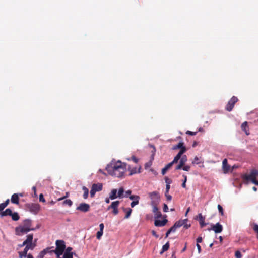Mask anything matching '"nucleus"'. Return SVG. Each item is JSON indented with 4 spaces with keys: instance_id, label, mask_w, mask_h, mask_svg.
I'll use <instances>...</instances> for the list:
<instances>
[{
    "instance_id": "63",
    "label": "nucleus",
    "mask_w": 258,
    "mask_h": 258,
    "mask_svg": "<svg viewBox=\"0 0 258 258\" xmlns=\"http://www.w3.org/2000/svg\"><path fill=\"white\" fill-rule=\"evenodd\" d=\"M186 248H187V243H185V246H184V248L182 249L181 252H184V251L186 250Z\"/></svg>"
},
{
    "instance_id": "36",
    "label": "nucleus",
    "mask_w": 258,
    "mask_h": 258,
    "mask_svg": "<svg viewBox=\"0 0 258 258\" xmlns=\"http://www.w3.org/2000/svg\"><path fill=\"white\" fill-rule=\"evenodd\" d=\"M129 198L130 200L135 201V200H139L140 199V197L139 196H137V195H131L129 197Z\"/></svg>"
},
{
    "instance_id": "64",
    "label": "nucleus",
    "mask_w": 258,
    "mask_h": 258,
    "mask_svg": "<svg viewBox=\"0 0 258 258\" xmlns=\"http://www.w3.org/2000/svg\"><path fill=\"white\" fill-rule=\"evenodd\" d=\"M131 192H132V191L130 190L126 191L125 192V194H126L125 196L127 197V195H130L131 194Z\"/></svg>"
},
{
    "instance_id": "21",
    "label": "nucleus",
    "mask_w": 258,
    "mask_h": 258,
    "mask_svg": "<svg viewBox=\"0 0 258 258\" xmlns=\"http://www.w3.org/2000/svg\"><path fill=\"white\" fill-rule=\"evenodd\" d=\"M198 217L200 226L203 228L207 225V224L205 223V217L202 216L201 213L198 214Z\"/></svg>"
},
{
    "instance_id": "38",
    "label": "nucleus",
    "mask_w": 258,
    "mask_h": 258,
    "mask_svg": "<svg viewBox=\"0 0 258 258\" xmlns=\"http://www.w3.org/2000/svg\"><path fill=\"white\" fill-rule=\"evenodd\" d=\"M103 233V231H101V230H99V231H98L96 234V238L98 239H100L101 238V236H102Z\"/></svg>"
},
{
    "instance_id": "45",
    "label": "nucleus",
    "mask_w": 258,
    "mask_h": 258,
    "mask_svg": "<svg viewBox=\"0 0 258 258\" xmlns=\"http://www.w3.org/2000/svg\"><path fill=\"white\" fill-rule=\"evenodd\" d=\"M197 132H192V131H186V134H188V135H191V136H195L197 134Z\"/></svg>"
},
{
    "instance_id": "5",
    "label": "nucleus",
    "mask_w": 258,
    "mask_h": 258,
    "mask_svg": "<svg viewBox=\"0 0 258 258\" xmlns=\"http://www.w3.org/2000/svg\"><path fill=\"white\" fill-rule=\"evenodd\" d=\"M26 209L30 212L37 214L40 210V206L37 203H28L25 204Z\"/></svg>"
},
{
    "instance_id": "14",
    "label": "nucleus",
    "mask_w": 258,
    "mask_h": 258,
    "mask_svg": "<svg viewBox=\"0 0 258 258\" xmlns=\"http://www.w3.org/2000/svg\"><path fill=\"white\" fill-rule=\"evenodd\" d=\"M33 238V234H30L27 235V238L26 239L23 241V245H29L30 246L35 245L36 246V244L35 243H33L32 242Z\"/></svg>"
},
{
    "instance_id": "58",
    "label": "nucleus",
    "mask_w": 258,
    "mask_h": 258,
    "mask_svg": "<svg viewBox=\"0 0 258 258\" xmlns=\"http://www.w3.org/2000/svg\"><path fill=\"white\" fill-rule=\"evenodd\" d=\"M104 227V226L103 223L100 224V225H99L100 230H101V231H103Z\"/></svg>"
},
{
    "instance_id": "35",
    "label": "nucleus",
    "mask_w": 258,
    "mask_h": 258,
    "mask_svg": "<svg viewBox=\"0 0 258 258\" xmlns=\"http://www.w3.org/2000/svg\"><path fill=\"white\" fill-rule=\"evenodd\" d=\"M183 177L184 178V180L183 181V183L182 184V187L184 188H186V182L187 181V176L183 174L182 175Z\"/></svg>"
},
{
    "instance_id": "62",
    "label": "nucleus",
    "mask_w": 258,
    "mask_h": 258,
    "mask_svg": "<svg viewBox=\"0 0 258 258\" xmlns=\"http://www.w3.org/2000/svg\"><path fill=\"white\" fill-rule=\"evenodd\" d=\"M9 199H7L4 203H3V204H4V205L6 206V207L7 206V205L9 204Z\"/></svg>"
},
{
    "instance_id": "34",
    "label": "nucleus",
    "mask_w": 258,
    "mask_h": 258,
    "mask_svg": "<svg viewBox=\"0 0 258 258\" xmlns=\"http://www.w3.org/2000/svg\"><path fill=\"white\" fill-rule=\"evenodd\" d=\"M124 192V189L123 187H121L119 189V190L118 191V197L119 198H121L123 196V194Z\"/></svg>"
},
{
    "instance_id": "53",
    "label": "nucleus",
    "mask_w": 258,
    "mask_h": 258,
    "mask_svg": "<svg viewBox=\"0 0 258 258\" xmlns=\"http://www.w3.org/2000/svg\"><path fill=\"white\" fill-rule=\"evenodd\" d=\"M168 170L167 168L166 167H164L162 169V175H164L165 174V173H166L167 171Z\"/></svg>"
},
{
    "instance_id": "57",
    "label": "nucleus",
    "mask_w": 258,
    "mask_h": 258,
    "mask_svg": "<svg viewBox=\"0 0 258 258\" xmlns=\"http://www.w3.org/2000/svg\"><path fill=\"white\" fill-rule=\"evenodd\" d=\"M197 247V249H198V253H200L201 252V246L199 244H198L197 243V245H196Z\"/></svg>"
},
{
    "instance_id": "54",
    "label": "nucleus",
    "mask_w": 258,
    "mask_h": 258,
    "mask_svg": "<svg viewBox=\"0 0 258 258\" xmlns=\"http://www.w3.org/2000/svg\"><path fill=\"white\" fill-rule=\"evenodd\" d=\"M5 208L6 206L3 204V203L0 204V212H2Z\"/></svg>"
},
{
    "instance_id": "25",
    "label": "nucleus",
    "mask_w": 258,
    "mask_h": 258,
    "mask_svg": "<svg viewBox=\"0 0 258 258\" xmlns=\"http://www.w3.org/2000/svg\"><path fill=\"white\" fill-rule=\"evenodd\" d=\"M117 197L118 195H117V190L116 189H112L109 195V198L111 200H114Z\"/></svg>"
},
{
    "instance_id": "33",
    "label": "nucleus",
    "mask_w": 258,
    "mask_h": 258,
    "mask_svg": "<svg viewBox=\"0 0 258 258\" xmlns=\"http://www.w3.org/2000/svg\"><path fill=\"white\" fill-rule=\"evenodd\" d=\"M62 204L63 205H68L69 207H71L73 204V202L71 200L67 199L63 202Z\"/></svg>"
},
{
    "instance_id": "37",
    "label": "nucleus",
    "mask_w": 258,
    "mask_h": 258,
    "mask_svg": "<svg viewBox=\"0 0 258 258\" xmlns=\"http://www.w3.org/2000/svg\"><path fill=\"white\" fill-rule=\"evenodd\" d=\"M217 208H218V209L219 212L220 213V214L222 216H223L224 214V211H223V209L222 207L219 204L217 206Z\"/></svg>"
},
{
    "instance_id": "22",
    "label": "nucleus",
    "mask_w": 258,
    "mask_h": 258,
    "mask_svg": "<svg viewBox=\"0 0 258 258\" xmlns=\"http://www.w3.org/2000/svg\"><path fill=\"white\" fill-rule=\"evenodd\" d=\"M141 167H139V168L138 169L136 167L133 168L132 169H130V173L129 175L131 176L133 174H136V173H141Z\"/></svg>"
},
{
    "instance_id": "10",
    "label": "nucleus",
    "mask_w": 258,
    "mask_h": 258,
    "mask_svg": "<svg viewBox=\"0 0 258 258\" xmlns=\"http://www.w3.org/2000/svg\"><path fill=\"white\" fill-rule=\"evenodd\" d=\"M179 163L175 167V170H178L181 169L182 167L185 164V163L187 161V158L186 155H181V158L179 160Z\"/></svg>"
},
{
    "instance_id": "1",
    "label": "nucleus",
    "mask_w": 258,
    "mask_h": 258,
    "mask_svg": "<svg viewBox=\"0 0 258 258\" xmlns=\"http://www.w3.org/2000/svg\"><path fill=\"white\" fill-rule=\"evenodd\" d=\"M127 164L118 161L111 164L108 165L106 167L108 173L116 177H122L126 171Z\"/></svg>"
},
{
    "instance_id": "23",
    "label": "nucleus",
    "mask_w": 258,
    "mask_h": 258,
    "mask_svg": "<svg viewBox=\"0 0 258 258\" xmlns=\"http://www.w3.org/2000/svg\"><path fill=\"white\" fill-rule=\"evenodd\" d=\"M11 202L13 204H18L19 201V198L18 195L17 194H13L11 197Z\"/></svg>"
},
{
    "instance_id": "20",
    "label": "nucleus",
    "mask_w": 258,
    "mask_h": 258,
    "mask_svg": "<svg viewBox=\"0 0 258 258\" xmlns=\"http://www.w3.org/2000/svg\"><path fill=\"white\" fill-rule=\"evenodd\" d=\"M153 212L154 213L155 217L156 218H160L162 216V214L157 206L156 205H153Z\"/></svg>"
},
{
    "instance_id": "30",
    "label": "nucleus",
    "mask_w": 258,
    "mask_h": 258,
    "mask_svg": "<svg viewBox=\"0 0 258 258\" xmlns=\"http://www.w3.org/2000/svg\"><path fill=\"white\" fill-rule=\"evenodd\" d=\"M12 217V219L14 221H18L20 219V216L17 212H12V215H10Z\"/></svg>"
},
{
    "instance_id": "9",
    "label": "nucleus",
    "mask_w": 258,
    "mask_h": 258,
    "mask_svg": "<svg viewBox=\"0 0 258 258\" xmlns=\"http://www.w3.org/2000/svg\"><path fill=\"white\" fill-rule=\"evenodd\" d=\"M182 155H183V151L178 152V153L174 157L173 160L170 163L167 164L165 166V167H166L167 169L169 170L173 166V164L177 163L178 162Z\"/></svg>"
},
{
    "instance_id": "50",
    "label": "nucleus",
    "mask_w": 258,
    "mask_h": 258,
    "mask_svg": "<svg viewBox=\"0 0 258 258\" xmlns=\"http://www.w3.org/2000/svg\"><path fill=\"white\" fill-rule=\"evenodd\" d=\"M202 240L203 239L202 237H198L196 239L197 243L199 244V243H201L202 242Z\"/></svg>"
},
{
    "instance_id": "46",
    "label": "nucleus",
    "mask_w": 258,
    "mask_h": 258,
    "mask_svg": "<svg viewBox=\"0 0 258 258\" xmlns=\"http://www.w3.org/2000/svg\"><path fill=\"white\" fill-rule=\"evenodd\" d=\"M39 201L40 202H45V200L43 197V194H41L40 195H39Z\"/></svg>"
},
{
    "instance_id": "17",
    "label": "nucleus",
    "mask_w": 258,
    "mask_h": 258,
    "mask_svg": "<svg viewBox=\"0 0 258 258\" xmlns=\"http://www.w3.org/2000/svg\"><path fill=\"white\" fill-rule=\"evenodd\" d=\"M168 220L166 219L163 220H156L154 222V225L157 227H162L165 226Z\"/></svg>"
},
{
    "instance_id": "48",
    "label": "nucleus",
    "mask_w": 258,
    "mask_h": 258,
    "mask_svg": "<svg viewBox=\"0 0 258 258\" xmlns=\"http://www.w3.org/2000/svg\"><path fill=\"white\" fill-rule=\"evenodd\" d=\"M165 196L168 201H171L172 199V196L168 194V193H165Z\"/></svg>"
},
{
    "instance_id": "44",
    "label": "nucleus",
    "mask_w": 258,
    "mask_h": 258,
    "mask_svg": "<svg viewBox=\"0 0 258 258\" xmlns=\"http://www.w3.org/2000/svg\"><path fill=\"white\" fill-rule=\"evenodd\" d=\"M151 147L153 148V150L152 151V156H151V159L153 160L154 159V155H155V153L156 152V149L154 147V146H151Z\"/></svg>"
},
{
    "instance_id": "8",
    "label": "nucleus",
    "mask_w": 258,
    "mask_h": 258,
    "mask_svg": "<svg viewBox=\"0 0 258 258\" xmlns=\"http://www.w3.org/2000/svg\"><path fill=\"white\" fill-rule=\"evenodd\" d=\"M119 203L120 202L118 201H114L112 202L111 205L107 208V210H110V209H113V214L114 215H116L117 214H118L119 212L118 207L119 206Z\"/></svg>"
},
{
    "instance_id": "59",
    "label": "nucleus",
    "mask_w": 258,
    "mask_h": 258,
    "mask_svg": "<svg viewBox=\"0 0 258 258\" xmlns=\"http://www.w3.org/2000/svg\"><path fill=\"white\" fill-rule=\"evenodd\" d=\"M183 227L185 228L186 229H188L189 227H190V224H188L187 222H185L184 224L183 225Z\"/></svg>"
},
{
    "instance_id": "11",
    "label": "nucleus",
    "mask_w": 258,
    "mask_h": 258,
    "mask_svg": "<svg viewBox=\"0 0 258 258\" xmlns=\"http://www.w3.org/2000/svg\"><path fill=\"white\" fill-rule=\"evenodd\" d=\"M35 247V245L30 246L29 245H26V246L23 251L19 252V255L20 258H23L26 257L27 255V252L29 249L33 250Z\"/></svg>"
},
{
    "instance_id": "43",
    "label": "nucleus",
    "mask_w": 258,
    "mask_h": 258,
    "mask_svg": "<svg viewBox=\"0 0 258 258\" xmlns=\"http://www.w3.org/2000/svg\"><path fill=\"white\" fill-rule=\"evenodd\" d=\"M165 180L166 184L170 185L172 183V180L167 177L165 178Z\"/></svg>"
},
{
    "instance_id": "55",
    "label": "nucleus",
    "mask_w": 258,
    "mask_h": 258,
    "mask_svg": "<svg viewBox=\"0 0 258 258\" xmlns=\"http://www.w3.org/2000/svg\"><path fill=\"white\" fill-rule=\"evenodd\" d=\"M170 188V185H169V184H166V191H165V193H168Z\"/></svg>"
},
{
    "instance_id": "27",
    "label": "nucleus",
    "mask_w": 258,
    "mask_h": 258,
    "mask_svg": "<svg viewBox=\"0 0 258 258\" xmlns=\"http://www.w3.org/2000/svg\"><path fill=\"white\" fill-rule=\"evenodd\" d=\"M12 211L10 209L8 208L5 211L2 212L1 213V215L2 217L6 216H10L11 215H12Z\"/></svg>"
},
{
    "instance_id": "56",
    "label": "nucleus",
    "mask_w": 258,
    "mask_h": 258,
    "mask_svg": "<svg viewBox=\"0 0 258 258\" xmlns=\"http://www.w3.org/2000/svg\"><path fill=\"white\" fill-rule=\"evenodd\" d=\"M152 234L155 236L156 238H158L159 235L156 233V232L154 230H152L151 231Z\"/></svg>"
},
{
    "instance_id": "6",
    "label": "nucleus",
    "mask_w": 258,
    "mask_h": 258,
    "mask_svg": "<svg viewBox=\"0 0 258 258\" xmlns=\"http://www.w3.org/2000/svg\"><path fill=\"white\" fill-rule=\"evenodd\" d=\"M149 196L151 200V205H156L160 199L159 194L158 191H153L149 193Z\"/></svg>"
},
{
    "instance_id": "26",
    "label": "nucleus",
    "mask_w": 258,
    "mask_h": 258,
    "mask_svg": "<svg viewBox=\"0 0 258 258\" xmlns=\"http://www.w3.org/2000/svg\"><path fill=\"white\" fill-rule=\"evenodd\" d=\"M177 227L175 226V224L173 226H172L166 232V237H167L172 232H175L177 229Z\"/></svg>"
},
{
    "instance_id": "61",
    "label": "nucleus",
    "mask_w": 258,
    "mask_h": 258,
    "mask_svg": "<svg viewBox=\"0 0 258 258\" xmlns=\"http://www.w3.org/2000/svg\"><path fill=\"white\" fill-rule=\"evenodd\" d=\"M199 160V159L197 157H195V158H194V161H193V163H196L197 164H199V163L198 162V161Z\"/></svg>"
},
{
    "instance_id": "31",
    "label": "nucleus",
    "mask_w": 258,
    "mask_h": 258,
    "mask_svg": "<svg viewBox=\"0 0 258 258\" xmlns=\"http://www.w3.org/2000/svg\"><path fill=\"white\" fill-rule=\"evenodd\" d=\"M170 244L169 242H167L165 245L162 246V251L160 252V254H162L164 252L167 251L169 248Z\"/></svg>"
},
{
    "instance_id": "13",
    "label": "nucleus",
    "mask_w": 258,
    "mask_h": 258,
    "mask_svg": "<svg viewBox=\"0 0 258 258\" xmlns=\"http://www.w3.org/2000/svg\"><path fill=\"white\" fill-rule=\"evenodd\" d=\"M209 230H212L216 233H221L223 230V227L219 223H217L215 225H213L211 229H209Z\"/></svg>"
},
{
    "instance_id": "47",
    "label": "nucleus",
    "mask_w": 258,
    "mask_h": 258,
    "mask_svg": "<svg viewBox=\"0 0 258 258\" xmlns=\"http://www.w3.org/2000/svg\"><path fill=\"white\" fill-rule=\"evenodd\" d=\"M168 206L167 205V204H164V205H163V211L164 212H168Z\"/></svg>"
},
{
    "instance_id": "12",
    "label": "nucleus",
    "mask_w": 258,
    "mask_h": 258,
    "mask_svg": "<svg viewBox=\"0 0 258 258\" xmlns=\"http://www.w3.org/2000/svg\"><path fill=\"white\" fill-rule=\"evenodd\" d=\"M90 206L88 204L82 203L76 208L77 210L83 212H87L89 211Z\"/></svg>"
},
{
    "instance_id": "19",
    "label": "nucleus",
    "mask_w": 258,
    "mask_h": 258,
    "mask_svg": "<svg viewBox=\"0 0 258 258\" xmlns=\"http://www.w3.org/2000/svg\"><path fill=\"white\" fill-rule=\"evenodd\" d=\"M222 168L224 173H227L230 170V166L228 164L226 159H224L222 162Z\"/></svg>"
},
{
    "instance_id": "51",
    "label": "nucleus",
    "mask_w": 258,
    "mask_h": 258,
    "mask_svg": "<svg viewBox=\"0 0 258 258\" xmlns=\"http://www.w3.org/2000/svg\"><path fill=\"white\" fill-rule=\"evenodd\" d=\"M152 165L151 162H149L148 163H146L145 165V168L146 169L148 167H150Z\"/></svg>"
},
{
    "instance_id": "39",
    "label": "nucleus",
    "mask_w": 258,
    "mask_h": 258,
    "mask_svg": "<svg viewBox=\"0 0 258 258\" xmlns=\"http://www.w3.org/2000/svg\"><path fill=\"white\" fill-rule=\"evenodd\" d=\"M96 192L97 191L95 190V188H94V187L92 186V188L90 190V196L91 197H93Z\"/></svg>"
},
{
    "instance_id": "4",
    "label": "nucleus",
    "mask_w": 258,
    "mask_h": 258,
    "mask_svg": "<svg viewBox=\"0 0 258 258\" xmlns=\"http://www.w3.org/2000/svg\"><path fill=\"white\" fill-rule=\"evenodd\" d=\"M258 176V171L256 170H252L249 174H246L243 176V179L250 181L256 185H258V180L256 177Z\"/></svg>"
},
{
    "instance_id": "49",
    "label": "nucleus",
    "mask_w": 258,
    "mask_h": 258,
    "mask_svg": "<svg viewBox=\"0 0 258 258\" xmlns=\"http://www.w3.org/2000/svg\"><path fill=\"white\" fill-rule=\"evenodd\" d=\"M131 159L136 163H138L139 160L135 156H132L131 157Z\"/></svg>"
},
{
    "instance_id": "60",
    "label": "nucleus",
    "mask_w": 258,
    "mask_h": 258,
    "mask_svg": "<svg viewBox=\"0 0 258 258\" xmlns=\"http://www.w3.org/2000/svg\"><path fill=\"white\" fill-rule=\"evenodd\" d=\"M46 254V252L45 250H42L40 253V256L41 257H43Z\"/></svg>"
},
{
    "instance_id": "16",
    "label": "nucleus",
    "mask_w": 258,
    "mask_h": 258,
    "mask_svg": "<svg viewBox=\"0 0 258 258\" xmlns=\"http://www.w3.org/2000/svg\"><path fill=\"white\" fill-rule=\"evenodd\" d=\"M65 250L63 258H73V252H71L72 248L68 247Z\"/></svg>"
},
{
    "instance_id": "28",
    "label": "nucleus",
    "mask_w": 258,
    "mask_h": 258,
    "mask_svg": "<svg viewBox=\"0 0 258 258\" xmlns=\"http://www.w3.org/2000/svg\"><path fill=\"white\" fill-rule=\"evenodd\" d=\"M123 210L124 212H125L126 213V215L124 217V218H125V219L128 218L131 214L132 210L130 208H123Z\"/></svg>"
},
{
    "instance_id": "29",
    "label": "nucleus",
    "mask_w": 258,
    "mask_h": 258,
    "mask_svg": "<svg viewBox=\"0 0 258 258\" xmlns=\"http://www.w3.org/2000/svg\"><path fill=\"white\" fill-rule=\"evenodd\" d=\"M92 186L97 191H100L102 189V184L101 183L93 184Z\"/></svg>"
},
{
    "instance_id": "7",
    "label": "nucleus",
    "mask_w": 258,
    "mask_h": 258,
    "mask_svg": "<svg viewBox=\"0 0 258 258\" xmlns=\"http://www.w3.org/2000/svg\"><path fill=\"white\" fill-rule=\"evenodd\" d=\"M238 99L237 97L233 96L226 106V110L228 111H231L233 109L235 104L238 101Z\"/></svg>"
},
{
    "instance_id": "40",
    "label": "nucleus",
    "mask_w": 258,
    "mask_h": 258,
    "mask_svg": "<svg viewBox=\"0 0 258 258\" xmlns=\"http://www.w3.org/2000/svg\"><path fill=\"white\" fill-rule=\"evenodd\" d=\"M235 256L236 258H241L242 257V254H241V252L237 250L235 253Z\"/></svg>"
},
{
    "instance_id": "32",
    "label": "nucleus",
    "mask_w": 258,
    "mask_h": 258,
    "mask_svg": "<svg viewBox=\"0 0 258 258\" xmlns=\"http://www.w3.org/2000/svg\"><path fill=\"white\" fill-rule=\"evenodd\" d=\"M82 189L84 191V194L83 195V198L84 199H86L88 196L89 190H88V188L87 187H86L85 186H83L82 188Z\"/></svg>"
},
{
    "instance_id": "3",
    "label": "nucleus",
    "mask_w": 258,
    "mask_h": 258,
    "mask_svg": "<svg viewBox=\"0 0 258 258\" xmlns=\"http://www.w3.org/2000/svg\"><path fill=\"white\" fill-rule=\"evenodd\" d=\"M56 247L55 250H51V253H54L57 257H59L66 249L65 242L62 240H57L55 242Z\"/></svg>"
},
{
    "instance_id": "2",
    "label": "nucleus",
    "mask_w": 258,
    "mask_h": 258,
    "mask_svg": "<svg viewBox=\"0 0 258 258\" xmlns=\"http://www.w3.org/2000/svg\"><path fill=\"white\" fill-rule=\"evenodd\" d=\"M35 228L32 226V221L29 219H26L23 221L21 224L15 228V234L21 236L26 234L31 231H34Z\"/></svg>"
},
{
    "instance_id": "24",
    "label": "nucleus",
    "mask_w": 258,
    "mask_h": 258,
    "mask_svg": "<svg viewBox=\"0 0 258 258\" xmlns=\"http://www.w3.org/2000/svg\"><path fill=\"white\" fill-rule=\"evenodd\" d=\"M185 222H187V219H184V220H180L177 222H176L174 224L176 226V227L179 228L181 226H183V225L184 224Z\"/></svg>"
},
{
    "instance_id": "42",
    "label": "nucleus",
    "mask_w": 258,
    "mask_h": 258,
    "mask_svg": "<svg viewBox=\"0 0 258 258\" xmlns=\"http://www.w3.org/2000/svg\"><path fill=\"white\" fill-rule=\"evenodd\" d=\"M139 200H135V201H133L131 203V206L133 208L135 205H138L139 204Z\"/></svg>"
},
{
    "instance_id": "41",
    "label": "nucleus",
    "mask_w": 258,
    "mask_h": 258,
    "mask_svg": "<svg viewBox=\"0 0 258 258\" xmlns=\"http://www.w3.org/2000/svg\"><path fill=\"white\" fill-rule=\"evenodd\" d=\"M181 169H183V170H184V171H188L190 170V166H189V165H184L182 167V168H181Z\"/></svg>"
},
{
    "instance_id": "18",
    "label": "nucleus",
    "mask_w": 258,
    "mask_h": 258,
    "mask_svg": "<svg viewBox=\"0 0 258 258\" xmlns=\"http://www.w3.org/2000/svg\"><path fill=\"white\" fill-rule=\"evenodd\" d=\"M241 127L242 130L245 132L246 135H249L250 134L249 128L247 121H245L242 123L241 125Z\"/></svg>"
},
{
    "instance_id": "15",
    "label": "nucleus",
    "mask_w": 258,
    "mask_h": 258,
    "mask_svg": "<svg viewBox=\"0 0 258 258\" xmlns=\"http://www.w3.org/2000/svg\"><path fill=\"white\" fill-rule=\"evenodd\" d=\"M183 142H179L177 145H175L173 147V149L176 150L178 149H180V150L179 152L183 151V154L185 153L186 151V149L185 146H183Z\"/></svg>"
},
{
    "instance_id": "52",
    "label": "nucleus",
    "mask_w": 258,
    "mask_h": 258,
    "mask_svg": "<svg viewBox=\"0 0 258 258\" xmlns=\"http://www.w3.org/2000/svg\"><path fill=\"white\" fill-rule=\"evenodd\" d=\"M51 248H53V247H47V248H45V249H43V250H45V252H46V254L47 253H49H49H51V252H50V251H51V250H50V249H51Z\"/></svg>"
}]
</instances>
